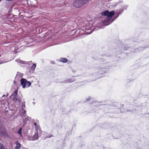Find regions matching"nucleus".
I'll use <instances>...</instances> for the list:
<instances>
[{
    "label": "nucleus",
    "instance_id": "ddd939ff",
    "mask_svg": "<svg viewBox=\"0 0 149 149\" xmlns=\"http://www.w3.org/2000/svg\"><path fill=\"white\" fill-rule=\"evenodd\" d=\"M0 149H5L4 146L2 145H0Z\"/></svg>",
    "mask_w": 149,
    "mask_h": 149
},
{
    "label": "nucleus",
    "instance_id": "1a4fd4ad",
    "mask_svg": "<svg viewBox=\"0 0 149 149\" xmlns=\"http://www.w3.org/2000/svg\"><path fill=\"white\" fill-rule=\"evenodd\" d=\"M34 125H35V129L36 131H37L38 130V127L37 125V123L36 122L34 123Z\"/></svg>",
    "mask_w": 149,
    "mask_h": 149
},
{
    "label": "nucleus",
    "instance_id": "f03ea898",
    "mask_svg": "<svg viewBox=\"0 0 149 149\" xmlns=\"http://www.w3.org/2000/svg\"><path fill=\"white\" fill-rule=\"evenodd\" d=\"M88 0H76L73 3L74 6L79 8L85 4Z\"/></svg>",
    "mask_w": 149,
    "mask_h": 149
},
{
    "label": "nucleus",
    "instance_id": "f257e3e1",
    "mask_svg": "<svg viewBox=\"0 0 149 149\" xmlns=\"http://www.w3.org/2000/svg\"><path fill=\"white\" fill-rule=\"evenodd\" d=\"M115 14V12L113 10L110 12L108 10H105L101 13V14L102 15L107 17L109 19V21L111 19Z\"/></svg>",
    "mask_w": 149,
    "mask_h": 149
},
{
    "label": "nucleus",
    "instance_id": "423d86ee",
    "mask_svg": "<svg viewBox=\"0 0 149 149\" xmlns=\"http://www.w3.org/2000/svg\"><path fill=\"white\" fill-rule=\"evenodd\" d=\"M18 96H14L13 97V100L14 101L17 102V100L19 101V100L17 99Z\"/></svg>",
    "mask_w": 149,
    "mask_h": 149
},
{
    "label": "nucleus",
    "instance_id": "6e6552de",
    "mask_svg": "<svg viewBox=\"0 0 149 149\" xmlns=\"http://www.w3.org/2000/svg\"><path fill=\"white\" fill-rule=\"evenodd\" d=\"M74 81V79L71 78L68 79L66 80V82L67 83H71L73 82Z\"/></svg>",
    "mask_w": 149,
    "mask_h": 149
},
{
    "label": "nucleus",
    "instance_id": "0eeeda50",
    "mask_svg": "<svg viewBox=\"0 0 149 149\" xmlns=\"http://www.w3.org/2000/svg\"><path fill=\"white\" fill-rule=\"evenodd\" d=\"M17 90L15 91L12 94V95L14 96H17Z\"/></svg>",
    "mask_w": 149,
    "mask_h": 149
},
{
    "label": "nucleus",
    "instance_id": "9b49d317",
    "mask_svg": "<svg viewBox=\"0 0 149 149\" xmlns=\"http://www.w3.org/2000/svg\"><path fill=\"white\" fill-rule=\"evenodd\" d=\"M22 128L21 127L18 130L17 133L18 134H21L22 133Z\"/></svg>",
    "mask_w": 149,
    "mask_h": 149
},
{
    "label": "nucleus",
    "instance_id": "20e7f679",
    "mask_svg": "<svg viewBox=\"0 0 149 149\" xmlns=\"http://www.w3.org/2000/svg\"><path fill=\"white\" fill-rule=\"evenodd\" d=\"M15 144L16 145L15 148V149H20L21 147V144L18 141H16L15 142Z\"/></svg>",
    "mask_w": 149,
    "mask_h": 149
},
{
    "label": "nucleus",
    "instance_id": "f8f14e48",
    "mask_svg": "<svg viewBox=\"0 0 149 149\" xmlns=\"http://www.w3.org/2000/svg\"><path fill=\"white\" fill-rule=\"evenodd\" d=\"M34 137L35 138H36V139H37L38 138V136L37 132L35 133V134L34 135Z\"/></svg>",
    "mask_w": 149,
    "mask_h": 149
},
{
    "label": "nucleus",
    "instance_id": "9d476101",
    "mask_svg": "<svg viewBox=\"0 0 149 149\" xmlns=\"http://www.w3.org/2000/svg\"><path fill=\"white\" fill-rule=\"evenodd\" d=\"M36 67V64H33V65L31 66V68L33 70H34Z\"/></svg>",
    "mask_w": 149,
    "mask_h": 149
},
{
    "label": "nucleus",
    "instance_id": "2eb2a0df",
    "mask_svg": "<svg viewBox=\"0 0 149 149\" xmlns=\"http://www.w3.org/2000/svg\"><path fill=\"white\" fill-rule=\"evenodd\" d=\"M23 110H24V114H25L26 112V111L24 109H23Z\"/></svg>",
    "mask_w": 149,
    "mask_h": 149
},
{
    "label": "nucleus",
    "instance_id": "7ed1b4c3",
    "mask_svg": "<svg viewBox=\"0 0 149 149\" xmlns=\"http://www.w3.org/2000/svg\"><path fill=\"white\" fill-rule=\"evenodd\" d=\"M21 83L23 88L29 87L31 84L30 81L26 79L22 78L21 80Z\"/></svg>",
    "mask_w": 149,
    "mask_h": 149
},
{
    "label": "nucleus",
    "instance_id": "4468645a",
    "mask_svg": "<svg viewBox=\"0 0 149 149\" xmlns=\"http://www.w3.org/2000/svg\"><path fill=\"white\" fill-rule=\"evenodd\" d=\"M51 62L52 64H54L55 63V62L54 61H52Z\"/></svg>",
    "mask_w": 149,
    "mask_h": 149
},
{
    "label": "nucleus",
    "instance_id": "39448f33",
    "mask_svg": "<svg viewBox=\"0 0 149 149\" xmlns=\"http://www.w3.org/2000/svg\"><path fill=\"white\" fill-rule=\"evenodd\" d=\"M60 61L63 63H66L68 61L67 59L66 58H61L60 59Z\"/></svg>",
    "mask_w": 149,
    "mask_h": 149
},
{
    "label": "nucleus",
    "instance_id": "dca6fc26",
    "mask_svg": "<svg viewBox=\"0 0 149 149\" xmlns=\"http://www.w3.org/2000/svg\"><path fill=\"white\" fill-rule=\"evenodd\" d=\"M24 107H25V105H24Z\"/></svg>",
    "mask_w": 149,
    "mask_h": 149
}]
</instances>
